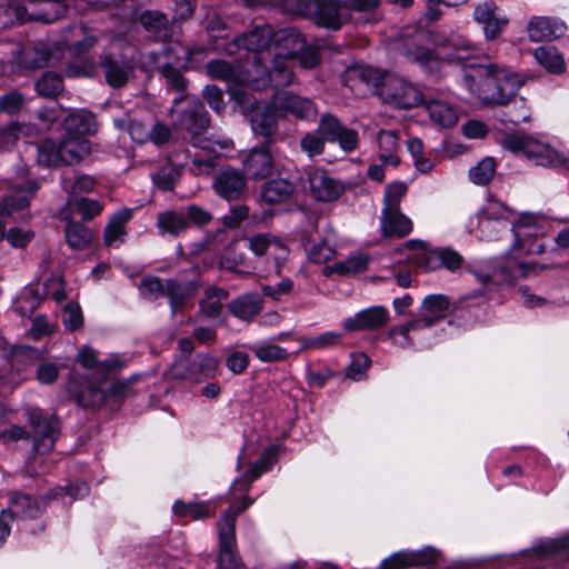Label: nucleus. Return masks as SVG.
Here are the masks:
<instances>
[{"instance_id":"nucleus-15","label":"nucleus","mask_w":569,"mask_h":569,"mask_svg":"<svg viewBox=\"0 0 569 569\" xmlns=\"http://www.w3.org/2000/svg\"><path fill=\"white\" fill-rule=\"evenodd\" d=\"M272 103L277 110L290 113L301 120H312L318 113L312 100L290 91L277 90L272 96Z\"/></svg>"},{"instance_id":"nucleus-20","label":"nucleus","mask_w":569,"mask_h":569,"mask_svg":"<svg viewBox=\"0 0 569 569\" xmlns=\"http://www.w3.org/2000/svg\"><path fill=\"white\" fill-rule=\"evenodd\" d=\"M475 20L483 26L485 37L488 40L498 38L508 24V19L498 12V7L492 0L479 3L473 11Z\"/></svg>"},{"instance_id":"nucleus-2","label":"nucleus","mask_w":569,"mask_h":569,"mask_svg":"<svg viewBox=\"0 0 569 569\" xmlns=\"http://www.w3.org/2000/svg\"><path fill=\"white\" fill-rule=\"evenodd\" d=\"M28 422L31 431H28L24 427L13 425L4 431V435H8L9 439L13 441L28 439L31 435L34 451L39 455L50 453L61 429L57 416L43 415L40 410H32L28 413Z\"/></svg>"},{"instance_id":"nucleus-28","label":"nucleus","mask_w":569,"mask_h":569,"mask_svg":"<svg viewBox=\"0 0 569 569\" xmlns=\"http://www.w3.org/2000/svg\"><path fill=\"white\" fill-rule=\"evenodd\" d=\"M64 130L68 134L84 138L98 131L96 116L87 110L71 112L63 121Z\"/></svg>"},{"instance_id":"nucleus-37","label":"nucleus","mask_w":569,"mask_h":569,"mask_svg":"<svg viewBox=\"0 0 569 569\" xmlns=\"http://www.w3.org/2000/svg\"><path fill=\"white\" fill-rule=\"evenodd\" d=\"M131 218L132 210L130 209H122L111 217L103 233L106 246L112 247L117 241H123V237L126 234V224Z\"/></svg>"},{"instance_id":"nucleus-6","label":"nucleus","mask_w":569,"mask_h":569,"mask_svg":"<svg viewBox=\"0 0 569 569\" xmlns=\"http://www.w3.org/2000/svg\"><path fill=\"white\" fill-rule=\"evenodd\" d=\"M274 42L278 47H288V43H295V48L301 46L299 33L288 30L276 31L270 24L256 26L250 31L242 33L234 39L238 48H243L252 52H262Z\"/></svg>"},{"instance_id":"nucleus-13","label":"nucleus","mask_w":569,"mask_h":569,"mask_svg":"<svg viewBox=\"0 0 569 569\" xmlns=\"http://www.w3.org/2000/svg\"><path fill=\"white\" fill-rule=\"evenodd\" d=\"M568 27L563 20L551 16H532L526 26L531 42L553 41L566 34Z\"/></svg>"},{"instance_id":"nucleus-26","label":"nucleus","mask_w":569,"mask_h":569,"mask_svg":"<svg viewBox=\"0 0 569 569\" xmlns=\"http://www.w3.org/2000/svg\"><path fill=\"white\" fill-rule=\"evenodd\" d=\"M198 284L192 280L167 279L164 297L169 299L171 313L176 315L181 310L186 302L196 296Z\"/></svg>"},{"instance_id":"nucleus-36","label":"nucleus","mask_w":569,"mask_h":569,"mask_svg":"<svg viewBox=\"0 0 569 569\" xmlns=\"http://www.w3.org/2000/svg\"><path fill=\"white\" fill-rule=\"evenodd\" d=\"M162 48L160 54L166 59L164 63L187 69L194 57V50L180 41H169Z\"/></svg>"},{"instance_id":"nucleus-47","label":"nucleus","mask_w":569,"mask_h":569,"mask_svg":"<svg viewBox=\"0 0 569 569\" xmlns=\"http://www.w3.org/2000/svg\"><path fill=\"white\" fill-rule=\"evenodd\" d=\"M113 124L122 131H127L131 139L140 144L148 142L149 131L148 128L142 121L137 119H131L129 116H122L113 119Z\"/></svg>"},{"instance_id":"nucleus-50","label":"nucleus","mask_w":569,"mask_h":569,"mask_svg":"<svg viewBox=\"0 0 569 569\" xmlns=\"http://www.w3.org/2000/svg\"><path fill=\"white\" fill-rule=\"evenodd\" d=\"M496 170L495 158L486 157L469 170V178L475 184L486 186L495 177Z\"/></svg>"},{"instance_id":"nucleus-21","label":"nucleus","mask_w":569,"mask_h":569,"mask_svg":"<svg viewBox=\"0 0 569 569\" xmlns=\"http://www.w3.org/2000/svg\"><path fill=\"white\" fill-rule=\"evenodd\" d=\"M390 319L389 311L382 307H371L348 318L345 328L349 331L377 330L385 327Z\"/></svg>"},{"instance_id":"nucleus-24","label":"nucleus","mask_w":569,"mask_h":569,"mask_svg":"<svg viewBox=\"0 0 569 569\" xmlns=\"http://www.w3.org/2000/svg\"><path fill=\"white\" fill-rule=\"evenodd\" d=\"M249 120L252 131L264 139L263 143L271 144L278 130L277 108L273 103L260 107Z\"/></svg>"},{"instance_id":"nucleus-4","label":"nucleus","mask_w":569,"mask_h":569,"mask_svg":"<svg viewBox=\"0 0 569 569\" xmlns=\"http://www.w3.org/2000/svg\"><path fill=\"white\" fill-rule=\"evenodd\" d=\"M254 500L249 496H243L241 501L232 502L218 522L219 532V567L220 569H239L240 561L236 552V522L239 515L246 511Z\"/></svg>"},{"instance_id":"nucleus-44","label":"nucleus","mask_w":569,"mask_h":569,"mask_svg":"<svg viewBox=\"0 0 569 569\" xmlns=\"http://www.w3.org/2000/svg\"><path fill=\"white\" fill-rule=\"evenodd\" d=\"M433 43L438 47L456 51L458 60L466 58L461 52H470L475 49L472 41L458 32H450L449 34L438 33L433 38Z\"/></svg>"},{"instance_id":"nucleus-60","label":"nucleus","mask_w":569,"mask_h":569,"mask_svg":"<svg viewBox=\"0 0 569 569\" xmlns=\"http://www.w3.org/2000/svg\"><path fill=\"white\" fill-rule=\"evenodd\" d=\"M299 146L301 151L305 152L309 158H315L323 153L326 141L316 129L305 133L300 139Z\"/></svg>"},{"instance_id":"nucleus-25","label":"nucleus","mask_w":569,"mask_h":569,"mask_svg":"<svg viewBox=\"0 0 569 569\" xmlns=\"http://www.w3.org/2000/svg\"><path fill=\"white\" fill-rule=\"evenodd\" d=\"M98 37L82 24H73L66 30L63 43L68 51L76 56L91 51L98 44Z\"/></svg>"},{"instance_id":"nucleus-56","label":"nucleus","mask_w":569,"mask_h":569,"mask_svg":"<svg viewBox=\"0 0 569 569\" xmlns=\"http://www.w3.org/2000/svg\"><path fill=\"white\" fill-rule=\"evenodd\" d=\"M167 280L156 276H144L139 286L140 295L148 300H156L164 297Z\"/></svg>"},{"instance_id":"nucleus-62","label":"nucleus","mask_w":569,"mask_h":569,"mask_svg":"<svg viewBox=\"0 0 569 569\" xmlns=\"http://www.w3.org/2000/svg\"><path fill=\"white\" fill-rule=\"evenodd\" d=\"M68 204L79 212L84 221H90L99 216L102 211V206L97 200L88 198L68 200Z\"/></svg>"},{"instance_id":"nucleus-52","label":"nucleus","mask_w":569,"mask_h":569,"mask_svg":"<svg viewBox=\"0 0 569 569\" xmlns=\"http://www.w3.org/2000/svg\"><path fill=\"white\" fill-rule=\"evenodd\" d=\"M160 73L166 80V87L170 91L187 96L184 92L188 88V80L183 77L179 67H173L170 63H163L160 68Z\"/></svg>"},{"instance_id":"nucleus-43","label":"nucleus","mask_w":569,"mask_h":569,"mask_svg":"<svg viewBox=\"0 0 569 569\" xmlns=\"http://www.w3.org/2000/svg\"><path fill=\"white\" fill-rule=\"evenodd\" d=\"M70 392L74 401L84 408H99L106 402V392L98 386L87 382L83 385L81 390H73V386L70 387Z\"/></svg>"},{"instance_id":"nucleus-40","label":"nucleus","mask_w":569,"mask_h":569,"mask_svg":"<svg viewBox=\"0 0 569 569\" xmlns=\"http://www.w3.org/2000/svg\"><path fill=\"white\" fill-rule=\"evenodd\" d=\"M157 228L161 234L168 233L172 237H179L187 231L189 222L184 214L173 210H167L158 214Z\"/></svg>"},{"instance_id":"nucleus-57","label":"nucleus","mask_w":569,"mask_h":569,"mask_svg":"<svg viewBox=\"0 0 569 569\" xmlns=\"http://www.w3.org/2000/svg\"><path fill=\"white\" fill-rule=\"evenodd\" d=\"M369 262L368 254L360 253L351 256L343 261H339L332 266V270L338 274H355L367 270Z\"/></svg>"},{"instance_id":"nucleus-32","label":"nucleus","mask_w":569,"mask_h":569,"mask_svg":"<svg viewBox=\"0 0 569 569\" xmlns=\"http://www.w3.org/2000/svg\"><path fill=\"white\" fill-rule=\"evenodd\" d=\"M430 116V119L441 127H453L458 121L457 110L449 103L438 99H425L422 102Z\"/></svg>"},{"instance_id":"nucleus-48","label":"nucleus","mask_w":569,"mask_h":569,"mask_svg":"<svg viewBox=\"0 0 569 569\" xmlns=\"http://www.w3.org/2000/svg\"><path fill=\"white\" fill-rule=\"evenodd\" d=\"M228 292L218 287H209L204 291V298L200 301L201 311L210 318H217L222 310V301Z\"/></svg>"},{"instance_id":"nucleus-12","label":"nucleus","mask_w":569,"mask_h":569,"mask_svg":"<svg viewBox=\"0 0 569 569\" xmlns=\"http://www.w3.org/2000/svg\"><path fill=\"white\" fill-rule=\"evenodd\" d=\"M248 248L257 256H270L274 261L277 273L288 260L289 248L278 237L270 233H256L247 238Z\"/></svg>"},{"instance_id":"nucleus-64","label":"nucleus","mask_w":569,"mask_h":569,"mask_svg":"<svg viewBox=\"0 0 569 569\" xmlns=\"http://www.w3.org/2000/svg\"><path fill=\"white\" fill-rule=\"evenodd\" d=\"M329 142H337L345 152H352L358 148L359 136L355 129L342 124Z\"/></svg>"},{"instance_id":"nucleus-58","label":"nucleus","mask_w":569,"mask_h":569,"mask_svg":"<svg viewBox=\"0 0 569 569\" xmlns=\"http://www.w3.org/2000/svg\"><path fill=\"white\" fill-rule=\"evenodd\" d=\"M540 556H556L569 562V537H559L540 545L537 548Z\"/></svg>"},{"instance_id":"nucleus-11","label":"nucleus","mask_w":569,"mask_h":569,"mask_svg":"<svg viewBox=\"0 0 569 569\" xmlns=\"http://www.w3.org/2000/svg\"><path fill=\"white\" fill-rule=\"evenodd\" d=\"M212 190L221 199L237 201L247 190V177L241 170L228 166L216 173Z\"/></svg>"},{"instance_id":"nucleus-49","label":"nucleus","mask_w":569,"mask_h":569,"mask_svg":"<svg viewBox=\"0 0 569 569\" xmlns=\"http://www.w3.org/2000/svg\"><path fill=\"white\" fill-rule=\"evenodd\" d=\"M78 362L87 369H96L97 373L102 376L108 375L113 368L118 366L114 360H106L100 362L97 358V352L90 347H82L77 356Z\"/></svg>"},{"instance_id":"nucleus-61","label":"nucleus","mask_w":569,"mask_h":569,"mask_svg":"<svg viewBox=\"0 0 569 569\" xmlns=\"http://www.w3.org/2000/svg\"><path fill=\"white\" fill-rule=\"evenodd\" d=\"M173 512L179 517L190 516L192 519H203L210 516L209 506L198 502L186 503L183 501H176L172 507Z\"/></svg>"},{"instance_id":"nucleus-63","label":"nucleus","mask_w":569,"mask_h":569,"mask_svg":"<svg viewBox=\"0 0 569 569\" xmlns=\"http://www.w3.org/2000/svg\"><path fill=\"white\" fill-rule=\"evenodd\" d=\"M1 129L4 130V134L1 139L3 146L14 142L21 136L30 137L37 133L36 126L27 123L12 122L6 127H1Z\"/></svg>"},{"instance_id":"nucleus-19","label":"nucleus","mask_w":569,"mask_h":569,"mask_svg":"<svg viewBox=\"0 0 569 569\" xmlns=\"http://www.w3.org/2000/svg\"><path fill=\"white\" fill-rule=\"evenodd\" d=\"M308 181L311 194L318 201H335L346 190L345 184L340 180L332 178L329 172L323 169L310 171Z\"/></svg>"},{"instance_id":"nucleus-27","label":"nucleus","mask_w":569,"mask_h":569,"mask_svg":"<svg viewBox=\"0 0 569 569\" xmlns=\"http://www.w3.org/2000/svg\"><path fill=\"white\" fill-rule=\"evenodd\" d=\"M59 144L63 157V164L68 166L79 163L91 152L88 139L68 134L67 132L61 138Z\"/></svg>"},{"instance_id":"nucleus-16","label":"nucleus","mask_w":569,"mask_h":569,"mask_svg":"<svg viewBox=\"0 0 569 569\" xmlns=\"http://www.w3.org/2000/svg\"><path fill=\"white\" fill-rule=\"evenodd\" d=\"M100 64L107 83L116 89L124 87L134 72L132 60L122 54L103 53Z\"/></svg>"},{"instance_id":"nucleus-39","label":"nucleus","mask_w":569,"mask_h":569,"mask_svg":"<svg viewBox=\"0 0 569 569\" xmlns=\"http://www.w3.org/2000/svg\"><path fill=\"white\" fill-rule=\"evenodd\" d=\"M50 49L43 43L29 44L20 52V64L26 69H40L48 64Z\"/></svg>"},{"instance_id":"nucleus-51","label":"nucleus","mask_w":569,"mask_h":569,"mask_svg":"<svg viewBox=\"0 0 569 569\" xmlns=\"http://www.w3.org/2000/svg\"><path fill=\"white\" fill-rule=\"evenodd\" d=\"M207 74L217 80L236 82L239 80L237 68L221 59L211 60L206 64Z\"/></svg>"},{"instance_id":"nucleus-30","label":"nucleus","mask_w":569,"mask_h":569,"mask_svg":"<svg viewBox=\"0 0 569 569\" xmlns=\"http://www.w3.org/2000/svg\"><path fill=\"white\" fill-rule=\"evenodd\" d=\"M254 69L257 77L251 78L250 82L251 86L257 90H263L271 84L276 89H279L281 87H287L292 83L293 81V73L291 72H269L267 68H264L260 59L258 57L254 58Z\"/></svg>"},{"instance_id":"nucleus-22","label":"nucleus","mask_w":569,"mask_h":569,"mask_svg":"<svg viewBox=\"0 0 569 569\" xmlns=\"http://www.w3.org/2000/svg\"><path fill=\"white\" fill-rule=\"evenodd\" d=\"M49 500L51 499L48 497V493L34 498L30 495L16 491L11 495L10 509L8 512H10L12 517L37 518L43 512Z\"/></svg>"},{"instance_id":"nucleus-41","label":"nucleus","mask_w":569,"mask_h":569,"mask_svg":"<svg viewBox=\"0 0 569 569\" xmlns=\"http://www.w3.org/2000/svg\"><path fill=\"white\" fill-rule=\"evenodd\" d=\"M536 61L548 72L559 74L566 69L563 56L556 47H539L533 51Z\"/></svg>"},{"instance_id":"nucleus-7","label":"nucleus","mask_w":569,"mask_h":569,"mask_svg":"<svg viewBox=\"0 0 569 569\" xmlns=\"http://www.w3.org/2000/svg\"><path fill=\"white\" fill-rule=\"evenodd\" d=\"M299 14L315 13L317 23L332 30H339L349 20L348 4L339 0H297Z\"/></svg>"},{"instance_id":"nucleus-53","label":"nucleus","mask_w":569,"mask_h":569,"mask_svg":"<svg viewBox=\"0 0 569 569\" xmlns=\"http://www.w3.org/2000/svg\"><path fill=\"white\" fill-rule=\"evenodd\" d=\"M230 94L233 110L246 117L250 118L260 108L259 100L244 90L237 89L231 91Z\"/></svg>"},{"instance_id":"nucleus-17","label":"nucleus","mask_w":569,"mask_h":569,"mask_svg":"<svg viewBox=\"0 0 569 569\" xmlns=\"http://www.w3.org/2000/svg\"><path fill=\"white\" fill-rule=\"evenodd\" d=\"M270 146L262 143L250 149L243 160V173L252 180H261L270 177L274 169V159L270 152Z\"/></svg>"},{"instance_id":"nucleus-9","label":"nucleus","mask_w":569,"mask_h":569,"mask_svg":"<svg viewBox=\"0 0 569 569\" xmlns=\"http://www.w3.org/2000/svg\"><path fill=\"white\" fill-rule=\"evenodd\" d=\"M218 365V360L208 355L182 356L172 363L170 373L174 379L199 382L213 377Z\"/></svg>"},{"instance_id":"nucleus-29","label":"nucleus","mask_w":569,"mask_h":569,"mask_svg":"<svg viewBox=\"0 0 569 569\" xmlns=\"http://www.w3.org/2000/svg\"><path fill=\"white\" fill-rule=\"evenodd\" d=\"M449 307L450 299L447 296H427L421 303V309L423 312H426V315L419 318V320L425 328L432 327L447 316Z\"/></svg>"},{"instance_id":"nucleus-1","label":"nucleus","mask_w":569,"mask_h":569,"mask_svg":"<svg viewBox=\"0 0 569 569\" xmlns=\"http://www.w3.org/2000/svg\"><path fill=\"white\" fill-rule=\"evenodd\" d=\"M475 72V76L465 73V84L487 106L508 104L523 84L519 74L496 64L477 66Z\"/></svg>"},{"instance_id":"nucleus-34","label":"nucleus","mask_w":569,"mask_h":569,"mask_svg":"<svg viewBox=\"0 0 569 569\" xmlns=\"http://www.w3.org/2000/svg\"><path fill=\"white\" fill-rule=\"evenodd\" d=\"M293 192L295 186L292 182L283 178H277L263 184L261 198L269 204L281 203L289 200Z\"/></svg>"},{"instance_id":"nucleus-23","label":"nucleus","mask_w":569,"mask_h":569,"mask_svg":"<svg viewBox=\"0 0 569 569\" xmlns=\"http://www.w3.org/2000/svg\"><path fill=\"white\" fill-rule=\"evenodd\" d=\"M412 228V221L400 209L382 208L380 230L383 238H403Z\"/></svg>"},{"instance_id":"nucleus-42","label":"nucleus","mask_w":569,"mask_h":569,"mask_svg":"<svg viewBox=\"0 0 569 569\" xmlns=\"http://www.w3.org/2000/svg\"><path fill=\"white\" fill-rule=\"evenodd\" d=\"M66 241L73 250H84L93 239L91 230L80 222L68 220L64 228Z\"/></svg>"},{"instance_id":"nucleus-8","label":"nucleus","mask_w":569,"mask_h":569,"mask_svg":"<svg viewBox=\"0 0 569 569\" xmlns=\"http://www.w3.org/2000/svg\"><path fill=\"white\" fill-rule=\"evenodd\" d=\"M39 188L40 182L37 179H28L22 182H16L11 187L12 193L6 196L0 201V241H2L6 237L8 219L16 212L28 208L30 201L36 197Z\"/></svg>"},{"instance_id":"nucleus-31","label":"nucleus","mask_w":569,"mask_h":569,"mask_svg":"<svg viewBox=\"0 0 569 569\" xmlns=\"http://www.w3.org/2000/svg\"><path fill=\"white\" fill-rule=\"evenodd\" d=\"M220 262L227 270L243 274H251L254 270L238 241H231L224 248Z\"/></svg>"},{"instance_id":"nucleus-46","label":"nucleus","mask_w":569,"mask_h":569,"mask_svg":"<svg viewBox=\"0 0 569 569\" xmlns=\"http://www.w3.org/2000/svg\"><path fill=\"white\" fill-rule=\"evenodd\" d=\"M61 148L59 142L48 138L37 144L38 163L43 167H59L63 164V157L60 152Z\"/></svg>"},{"instance_id":"nucleus-35","label":"nucleus","mask_w":569,"mask_h":569,"mask_svg":"<svg viewBox=\"0 0 569 569\" xmlns=\"http://www.w3.org/2000/svg\"><path fill=\"white\" fill-rule=\"evenodd\" d=\"M231 313L242 320H250L262 310V299L257 293H246L230 302Z\"/></svg>"},{"instance_id":"nucleus-45","label":"nucleus","mask_w":569,"mask_h":569,"mask_svg":"<svg viewBox=\"0 0 569 569\" xmlns=\"http://www.w3.org/2000/svg\"><path fill=\"white\" fill-rule=\"evenodd\" d=\"M34 89L39 96L54 99L64 90L63 79L57 72L46 71L37 80Z\"/></svg>"},{"instance_id":"nucleus-3","label":"nucleus","mask_w":569,"mask_h":569,"mask_svg":"<svg viewBox=\"0 0 569 569\" xmlns=\"http://www.w3.org/2000/svg\"><path fill=\"white\" fill-rule=\"evenodd\" d=\"M505 150L512 153H522L528 160L538 166L558 167L569 166V159L552 149L549 144L522 133H506L500 140Z\"/></svg>"},{"instance_id":"nucleus-5","label":"nucleus","mask_w":569,"mask_h":569,"mask_svg":"<svg viewBox=\"0 0 569 569\" xmlns=\"http://www.w3.org/2000/svg\"><path fill=\"white\" fill-rule=\"evenodd\" d=\"M168 116L172 118V127L186 131L191 139L202 136L210 127V116L203 103L197 98L189 99L188 96H179L173 100Z\"/></svg>"},{"instance_id":"nucleus-38","label":"nucleus","mask_w":569,"mask_h":569,"mask_svg":"<svg viewBox=\"0 0 569 569\" xmlns=\"http://www.w3.org/2000/svg\"><path fill=\"white\" fill-rule=\"evenodd\" d=\"M530 266L523 262L509 260L506 263H498L492 267L495 286L510 284L519 277L529 273Z\"/></svg>"},{"instance_id":"nucleus-54","label":"nucleus","mask_w":569,"mask_h":569,"mask_svg":"<svg viewBox=\"0 0 569 569\" xmlns=\"http://www.w3.org/2000/svg\"><path fill=\"white\" fill-rule=\"evenodd\" d=\"M355 76L363 83L372 87L375 92L379 96V90L383 86V82L389 72L373 68L371 66L359 67L353 70Z\"/></svg>"},{"instance_id":"nucleus-10","label":"nucleus","mask_w":569,"mask_h":569,"mask_svg":"<svg viewBox=\"0 0 569 569\" xmlns=\"http://www.w3.org/2000/svg\"><path fill=\"white\" fill-rule=\"evenodd\" d=\"M379 96L385 102L401 109H410L422 102V94L416 87L392 73L386 78Z\"/></svg>"},{"instance_id":"nucleus-55","label":"nucleus","mask_w":569,"mask_h":569,"mask_svg":"<svg viewBox=\"0 0 569 569\" xmlns=\"http://www.w3.org/2000/svg\"><path fill=\"white\" fill-rule=\"evenodd\" d=\"M425 328L419 319L411 320L405 325L396 326L390 329L389 338L395 345L400 348H410L413 345V340L409 336L412 330Z\"/></svg>"},{"instance_id":"nucleus-14","label":"nucleus","mask_w":569,"mask_h":569,"mask_svg":"<svg viewBox=\"0 0 569 569\" xmlns=\"http://www.w3.org/2000/svg\"><path fill=\"white\" fill-rule=\"evenodd\" d=\"M427 38L428 33L426 31H418L411 40L406 41L405 54L409 60L418 63L428 73L435 74L441 70L442 59L431 49L422 46V42Z\"/></svg>"},{"instance_id":"nucleus-18","label":"nucleus","mask_w":569,"mask_h":569,"mask_svg":"<svg viewBox=\"0 0 569 569\" xmlns=\"http://www.w3.org/2000/svg\"><path fill=\"white\" fill-rule=\"evenodd\" d=\"M439 552L431 547L417 551H400L386 558L379 569H408L411 567H423L437 561Z\"/></svg>"},{"instance_id":"nucleus-59","label":"nucleus","mask_w":569,"mask_h":569,"mask_svg":"<svg viewBox=\"0 0 569 569\" xmlns=\"http://www.w3.org/2000/svg\"><path fill=\"white\" fill-rule=\"evenodd\" d=\"M253 355L263 362H272L284 360L288 352L284 348H281L273 343H258L250 347Z\"/></svg>"},{"instance_id":"nucleus-33","label":"nucleus","mask_w":569,"mask_h":569,"mask_svg":"<svg viewBox=\"0 0 569 569\" xmlns=\"http://www.w3.org/2000/svg\"><path fill=\"white\" fill-rule=\"evenodd\" d=\"M139 22L156 40L167 41L170 38L169 20L164 13L152 10L143 11L139 17Z\"/></svg>"}]
</instances>
